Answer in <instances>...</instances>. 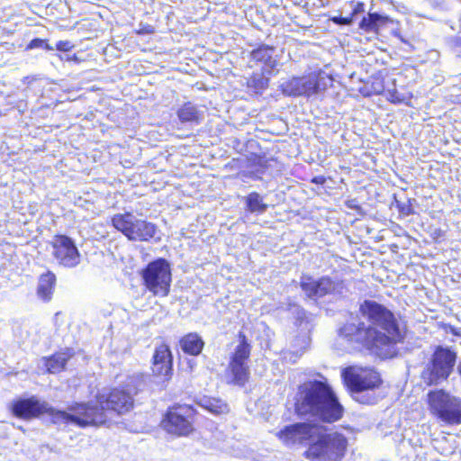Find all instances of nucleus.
I'll return each instance as SVG.
<instances>
[{
	"mask_svg": "<svg viewBox=\"0 0 461 461\" xmlns=\"http://www.w3.org/2000/svg\"><path fill=\"white\" fill-rule=\"evenodd\" d=\"M359 312L364 320L352 318L339 330V337L353 348L363 347L379 353L402 341L404 329L384 306L366 300L360 304Z\"/></svg>",
	"mask_w": 461,
	"mask_h": 461,
	"instance_id": "1",
	"label": "nucleus"
},
{
	"mask_svg": "<svg viewBox=\"0 0 461 461\" xmlns=\"http://www.w3.org/2000/svg\"><path fill=\"white\" fill-rule=\"evenodd\" d=\"M133 407L132 391L113 390L107 396L99 395L95 405L76 403L68 407V411H58L56 420L71 422L79 427L98 426L105 423L108 414L119 415L128 412Z\"/></svg>",
	"mask_w": 461,
	"mask_h": 461,
	"instance_id": "2",
	"label": "nucleus"
},
{
	"mask_svg": "<svg viewBox=\"0 0 461 461\" xmlns=\"http://www.w3.org/2000/svg\"><path fill=\"white\" fill-rule=\"evenodd\" d=\"M294 408L301 417H313L329 423L339 420L343 414V408L330 386L318 380L306 381L298 386Z\"/></svg>",
	"mask_w": 461,
	"mask_h": 461,
	"instance_id": "3",
	"label": "nucleus"
},
{
	"mask_svg": "<svg viewBox=\"0 0 461 461\" xmlns=\"http://www.w3.org/2000/svg\"><path fill=\"white\" fill-rule=\"evenodd\" d=\"M347 437L339 431L323 433L318 425L314 440H311L306 457L312 461H341L348 449Z\"/></svg>",
	"mask_w": 461,
	"mask_h": 461,
	"instance_id": "4",
	"label": "nucleus"
},
{
	"mask_svg": "<svg viewBox=\"0 0 461 461\" xmlns=\"http://www.w3.org/2000/svg\"><path fill=\"white\" fill-rule=\"evenodd\" d=\"M112 223L117 230L132 241H149L157 232L154 223L138 218L131 212L115 214L112 218Z\"/></svg>",
	"mask_w": 461,
	"mask_h": 461,
	"instance_id": "5",
	"label": "nucleus"
},
{
	"mask_svg": "<svg viewBox=\"0 0 461 461\" xmlns=\"http://www.w3.org/2000/svg\"><path fill=\"white\" fill-rule=\"evenodd\" d=\"M456 355L448 348L438 347L432 356L430 363L421 374V378L428 385L437 384L451 374L455 366Z\"/></svg>",
	"mask_w": 461,
	"mask_h": 461,
	"instance_id": "6",
	"label": "nucleus"
},
{
	"mask_svg": "<svg viewBox=\"0 0 461 461\" xmlns=\"http://www.w3.org/2000/svg\"><path fill=\"white\" fill-rule=\"evenodd\" d=\"M428 401L431 412L442 421L447 424L461 423V399L438 390L428 394Z\"/></svg>",
	"mask_w": 461,
	"mask_h": 461,
	"instance_id": "7",
	"label": "nucleus"
},
{
	"mask_svg": "<svg viewBox=\"0 0 461 461\" xmlns=\"http://www.w3.org/2000/svg\"><path fill=\"white\" fill-rule=\"evenodd\" d=\"M331 81L332 78L325 72L316 71L306 77H293L282 85V90L290 96H310L325 90Z\"/></svg>",
	"mask_w": 461,
	"mask_h": 461,
	"instance_id": "8",
	"label": "nucleus"
},
{
	"mask_svg": "<svg viewBox=\"0 0 461 461\" xmlns=\"http://www.w3.org/2000/svg\"><path fill=\"white\" fill-rule=\"evenodd\" d=\"M142 278L146 287L155 296H167L171 284L169 263L163 258L149 263L142 272Z\"/></svg>",
	"mask_w": 461,
	"mask_h": 461,
	"instance_id": "9",
	"label": "nucleus"
},
{
	"mask_svg": "<svg viewBox=\"0 0 461 461\" xmlns=\"http://www.w3.org/2000/svg\"><path fill=\"white\" fill-rule=\"evenodd\" d=\"M342 377L353 393L373 390L381 383L380 375L376 371L357 366L345 368L342 371Z\"/></svg>",
	"mask_w": 461,
	"mask_h": 461,
	"instance_id": "10",
	"label": "nucleus"
},
{
	"mask_svg": "<svg viewBox=\"0 0 461 461\" xmlns=\"http://www.w3.org/2000/svg\"><path fill=\"white\" fill-rule=\"evenodd\" d=\"M240 344L231 357L229 370L233 376V382L239 385H243L249 375L247 359L250 355V346L244 335L240 334Z\"/></svg>",
	"mask_w": 461,
	"mask_h": 461,
	"instance_id": "11",
	"label": "nucleus"
},
{
	"mask_svg": "<svg viewBox=\"0 0 461 461\" xmlns=\"http://www.w3.org/2000/svg\"><path fill=\"white\" fill-rule=\"evenodd\" d=\"M191 411L188 407L170 409L161 422L163 429L175 436H187L193 431L192 422L187 418Z\"/></svg>",
	"mask_w": 461,
	"mask_h": 461,
	"instance_id": "12",
	"label": "nucleus"
},
{
	"mask_svg": "<svg viewBox=\"0 0 461 461\" xmlns=\"http://www.w3.org/2000/svg\"><path fill=\"white\" fill-rule=\"evenodd\" d=\"M52 255L65 267H75L80 263V254L74 241L64 235L56 236L52 242Z\"/></svg>",
	"mask_w": 461,
	"mask_h": 461,
	"instance_id": "13",
	"label": "nucleus"
},
{
	"mask_svg": "<svg viewBox=\"0 0 461 461\" xmlns=\"http://www.w3.org/2000/svg\"><path fill=\"white\" fill-rule=\"evenodd\" d=\"M317 432V424L303 422L287 426L276 435L284 444L291 446L305 441L310 443L311 440H314Z\"/></svg>",
	"mask_w": 461,
	"mask_h": 461,
	"instance_id": "14",
	"label": "nucleus"
},
{
	"mask_svg": "<svg viewBox=\"0 0 461 461\" xmlns=\"http://www.w3.org/2000/svg\"><path fill=\"white\" fill-rule=\"evenodd\" d=\"M301 287L308 297L313 298L340 293L342 284L335 282L329 277H322L318 281H315L311 277H303L301 282Z\"/></svg>",
	"mask_w": 461,
	"mask_h": 461,
	"instance_id": "15",
	"label": "nucleus"
},
{
	"mask_svg": "<svg viewBox=\"0 0 461 461\" xmlns=\"http://www.w3.org/2000/svg\"><path fill=\"white\" fill-rule=\"evenodd\" d=\"M12 411L16 417L31 419L48 411L47 404L35 397L19 399L12 404Z\"/></svg>",
	"mask_w": 461,
	"mask_h": 461,
	"instance_id": "16",
	"label": "nucleus"
},
{
	"mask_svg": "<svg viewBox=\"0 0 461 461\" xmlns=\"http://www.w3.org/2000/svg\"><path fill=\"white\" fill-rule=\"evenodd\" d=\"M152 371L158 376L168 377L172 371V355L168 346L161 344L153 356Z\"/></svg>",
	"mask_w": 461,
	"mask_h": 461,
	"instance_id": "17",
	"label": "nucleus"
},
{
	"mask_svg": "<svg viewBox=\"0 0 461 461\" xmlns=\"http://www.w3.org/2000/svg\"><path fill=\"white\" fill-rule=\"evenodd\" d=\"M203 341L196 333H189L183 337L180 340L182 350L189 355L197 356L202 352Z\"/></svg>",
	"mask_w": 461,
	"mask_h": 461,
	"instance_id": "18",
	"label": "nucleus"
},
{
	"mask_svg": "<svg viewBox=\"0 0 461 461\" xmlns=\"http://www.w3.org/2000/svg\"><path fill=\"white\" fill-rule=\"evenodd\" d=\"M56 276L54 274L48 272L41 275L39 280L37 294L43 301H50L54 290Z\"/></svg>",
	"mask_w": 461,
	"mask_h": 461,
	"instance_id": "19",
	"label": "nucleus"
},
{
	"mask_svg": "<svg viewBox=\"0 0 461 461\" xmlns=\"http://www.w3.org/2000/svg\"><path fill=\"white\" fill-rule=\"evenodd\" d=\"M275 50L267 46H261L251 52L254 60L263 63L268 69L276 67L277 61L274 59Z\"/></svg>",
	"mask_w": 461,
	"mask_h": 461,
	"instance_id": "20",
	"label": "nucleus"
},
{
	"mask_svg": "<svg viewBox=\"0 0 461 461\" xmlns=\"http://www.w3.org/2000/svg\"><path fill=\"white\" fill-rule=\"evenodd\" d=\"M200 405L214 414H221L228 411V406L220 399L203 398L200 400Z\"/></svg>",
	"mask_w": 461,
	"mask_h": 461,
	"instance_id": "21",
	"label": "nucleus"
},
{
	"mask_svg": "<svg viewBox=\"0 0 461 461\" xmlns=\"http://www.w3.org/2000/svg\"><path fill=\"white\" fill-rule=\"evenodd\" d=\"M68 353H58L47 360L46 366L50 373H57L62 370L69 359Z\"/></svg>",
	"mask_w": 461,
	"mask_h": 461,
	"instance_id": "22",
	"label": "nucleus"
},
{
	"mask_svg": "<svg viewBox=\"0 0 461 461\" xmlns=\"http://www.w3.org/2000/svg\"><path fill=\"white\" fill-rule=\"evenodd\" d=\"M247 208L250 212L263 213L267 211V205L258 193H251L246 198Z\"/></svg>",
	"mask_w": 461,
	"mask_h": 461,
	"instance_id": "23",
	"label": "nucleus"
},
{
	"mask_svg": "<svg viewBox=\"0 0 461 461\" xmlns=\"http://www.w3.org/2000/svg\"><path fill=\"white\" fill-rule=\"evenodd\" d=\"M177 116L182 122H198L199 120L198 111L191 103L185 104L178 110Z\"/></svg>",
	"mask_w": 461,
	"mask_h": 461,
	"instance_id": "24",
	"label": "nucleus"
},
{
	"mask_svg": "<svg viewBox=\"0 0 461 461\" xmlns=\"http://www.w3.org/2000/svg\"><path fill=\"white\" fill-rule=\"evenodd\" d=\"M387 20L378 14H369L367 18H363L360 26L366 31H375L379 23H384Z\"/></svg>",
	"mask_w": 461,
	"mask_h": 461,
	"instance_id": "25",
	"label": "nucleus"
},
{
	"mask_svg": "<svg viewBox=\"0 0 461 461\" xmlns=\"http://www.w3.org/2000/svg\"><path fill=\"white\" fill-rule=\"evenodd\" d=\"M250 87L255 88L257 91L266 89L268 86V78L260 74L253 75L248 81Z\"/></svg>",
	"mask_w": 461,
	"mask_h": 461,
	"instance_id": "26",
	"label": "nucleus"
},
{
	"mask_svg": "<svg viewBox=\"0 0 461 461\" xmlns=\"http://www.w3.org/2000/svg\"><path fill=\"white\" fill-rule=\"evenodd\" d=\"M385 96L388 101L393 104H400L404 101V97L402 96L396 89H388L385 91Z\"/></svg>",
	"mask_w": 461,
	"mask_h": 461,
	"instance_id": "27",
	"label": "nucleus"
},
{
	"mask_svg": "<svg viewBox=\"0 0 461 461\" xmlns=\"http://www.w3.org/2000/svg\"><path fill=\"white\" fill-rule=\"evenodd\" d=\"M74 47V45L69 41H59L57 44H56V50H59V51H69L72 48Z\"/></svg>",
	"mask_w": 461,
	"mask_h": 461,
	"instance_id": "28",
	"label": "nucleus"
},
{
	"mask_svg": "<svg viewBox=\"0 0 461 461\" xmlns=\"http://www.w3.org/2000/svg\"><path fill=\"white\" fill-rule=\"evenodd\" d=\"M43 44H45V41L41 40V39H34L29 43L28 49L32 50V49L42 48Z\"/></svg>",
	"mask_w": 461,
	"mask_h": 461,
	"instance_id": "29",
	"label": "nucleus"
},
{
	"mask_svg": "<svg viewBox=\"0 0 461 461\" xmlns=\"http://www.w3.org/2000/svg\"><path fill=\"white\" fill-rule=\"evenodd\" d=\"M332 21L337 24H344L348 25L351 23V18H346V17H333Z\"/></svg>",
	"mask_w": 461,
	"mask_h": 461,
	"instance_id": "30",
	"label": "nucleus"
},
{
	"mask_svg": "<svg viewBox=\"0 0 461 461\" xmlns=\"http://www.w3.org/2000/svg\"><path fill=\"white\" fill-rule=\"evenodd\" d=\"M364 11V4L357 3L356 7L354 8V13H359Z\"/></svg>",
	"mask_w": 461,
	"mask_h": 461,
	"instance_id": "31",
	"label": "nucleus"
},
{
	"mask_svg": "<svg viewBox=\"0 0 461 461\" xmlns=\"http://www.w3.org/2000/svg\"><path fill=\"white\" fill-rule=\"evenodd\" d=\"M44 49L48 50H54V47L50 46V44H48L46 41H45V44H43V47Z\"/></svg>",
	"mask_w": 461,
	"mask_h": 461,
	"instance_id": "32",
	"label": "nucleus"
},
{
	"mask_svg": "<svg viewBox=\"0 0 461 461\" xmlns=\"http://www.w3.org/2000/svg\"><path fill=\"white\" fill-rule=\"evenodd\" d=\"M59 59H66V60H70L71 59L68 56H66V57L59 56Z\"/></svg>",
	"mask_w": 461,
	"mask_h": 461,
	"instance_id": "33",
	"label": "nucleus"
},
{
	"mask_svg": "<svg viewBox=\"0 0 461 461\" xmlns=\"http://www.w3.org/2000/svg\"><path fill=\"white\" fill-rule=\"evenodd\" d=\"M303 344H304V345H307V344H308V342H307V339H306L305 337H303ZM305 347H306V346H304V348H305Z\"/></svg>",
	"mask_w": 461,
	"mask_h": 461,
	"instance_id": "34",
	"label": "nucleus"
},
{
	"mask_svg": "<svg viewBox=\"0 0 461 461\" xmlns=\"http://www.w3.org/2000/svg\"><path fill=\"white\" fill-rule=\"evenodd\" d=\"M147 32H149V33L153 32V29L151 27H149V29L147 30Z\"/></svg>",
	"mask_w": 461,
	"mask_h": 461,
	"instance_id": "35",
	"label": "nucleus"
}]
</instances>
